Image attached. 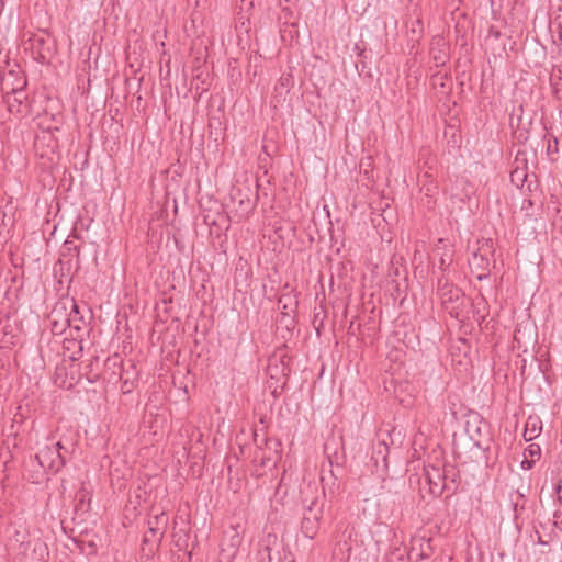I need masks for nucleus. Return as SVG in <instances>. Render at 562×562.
<instances>
[{
  "mask_svg": "<svg viewBox=\"0 0 562 562\" xmlns=\"http://www.w3.org/2000/svg\"><path fill=\"white\" fill-rule=\"evenodd\" d=\"M75 440L60 439L56 442H46L38 448L35 459L41 468L56 473L66 464L67 456L75 450Z\"/></svg>",
  "mask_w": 562,
  "mask_h": 562,
  "instance_id": "1",
  "label": "nucleus"
},
{
  "mask_svg": "<svg viewBox=\"0 0 562 562\" xmlns=\"http://www.w3.org/2000/svg\"><path fill=\"white\" fill-rule=\"evenodd\" d=\"M13 77V71H9L2 79L3 101L10 113L15 115H25L29 113L27 94L24 90L26 80L20 77L16 86L9 89V79Z\"/></svg>",
  "mask_w": 562,
  "mask_h": 562,
  "instance_id": "2",
  "label": "nucleus"
},
{
  "mask_svg": "<svg viewBox=\"0 0 562 562\" xmlns=\"http://www.w3.org/2000/svg\"><path fill=\"white\" fill-rule=\"evenodd\" d=\"M324 503L318 498H315L311 502V504L305 508L301 530L303 535L313 539L319 529V520L323 516Z\"/></svg>",
  "mask_w": 562,
  "mask_h": 562,
  "instance_id": "3",
  "label": "nucleus"
},
{
  "mask_svg": "<svg viewBox=\"0 0 562 562\" xmlns=\"http://www.w3.org/2000/svg\"><path fill=\"white\" fill-rule=\"evenodd\" d=\"M329 447L328 445L325 446V451L328 457L330 469L328 473H326L323 470V474L321 476V481L323 484V490H328L330 494H335V492L339 488L337 484L338 477L342 474V467H341V457H339L336 452L334 456H330L328 453Z\"/></svg>",
  "mask_w": 562,
  "mask_h": 562,
  "instance_id": "4",
  "label": "nucleus"
},
{
  "mask_svg": "<svg viewBox=\"0 0 562 562\" xmlns=\"http://www.w3.org/2000/svg\"><path fill=\"white\" fill-rule=\"evenodd\" d=\"M243 542V536L238 526H231L223 535L221 555L225 562H232Z\"/></svg>",
  "mask_w": 562,
  "mask_h": 562,
  "instance_id": "5",
  "label": "nucleus"
},
{
  "mask_svg": "<svg viewBox=\"0 0 562 562\" xmlns=\"http://www.w3.org/2000/svg\"><path fill=\"white\" fill-rule=\"evenodd\" d=\"M425 479L432 495L439 496L445 488V475L439 468L429 465L425 468Z\"/></svg>",
  "mask_w": 562,
  "mask_h": 562,
  "instance_id": "6",
  "label": "nucleus"
},
{
  "mask_svg": "<svg viewBox=\"0 0 562 562\" xmlns=\"http://www.w3.org/2000/svg\"><path fill=\"white\" fill-rule=\"evenodd\" d=\"M250 188H236L232 191V201L237 202L243 214H248L256 205L255 200L249 195Z\"/></svg>",
  "mask_w": 562,
  "mask_h": 562,
  "instance_id": "7",
  "label": "nucleus"
},
{
  "mask_svg": "<svg viewBox=\"0 0 562 562\" xmlns=\"http://www.w3.org/2000/svg\"><path fill=\"white\" fill-rule=\"evenodd\" d=\"M49 323L54 335H61L69 327V319L64 308H54L49 315Z\"/></svg>",
  "mask_w": 562,
  "mask_h": 562,
  "instance_id": "8",
  "label": "nucleus"
},
{
  "mask_svg": "<svg viewBox=\"0 0 562 562\" xmlns=\"http://www.w3.org/2000/svg\"><path fill=\"white\" fill-rule=\"evenodd\" d=\"M387 456H389V447L385 441H378V443L373 447L372 452V461L374 462V465L378 470L386 471L389 463H387Z\"/></svg>",
  "mask_w": 562,
  "mask_h": 562,
  "instance_id": "9",
  "label": "nucleus"
},
{
  "mask_svg": "<svg viewBox=\"0 0 562 562\" xmlns=\"http://www.w3.org/2000/svg\"><path fill=\"white\" fill-rule=\"evenodd\" d=\"M168 517L165 513L156 515L148 519V531L153 535V537L160 539L165 532Z\"/></svg>",
  "mask_w": 562,
  "mask_h": 562,
  "instance_id": "10",
  "label": "nucleus"
},
{
  "mask_svg": "<svg viewBox=\"0 0 562 562\" xmlns=\"http://www.w3.org/2000/svg\"><path fill=\"white\" fill-rule=\"evenodd\" d=\"M440 296L446 308H449L448 303H453L463 300V293L458 288L449 286L447 283L440 289Z\"/></svg>",
  "mask_w": 562,
  "mask_h": 562,
  "instance_id": "11",
  "label": "nucleus"
},
{
  "mask_svg": "<svg viewBox=\"0 0 562 562\" xmlns=\"http://www.w3.org/2000/svg\"><path fill=\"white\" fill-rule=\"evenodd\" d=\"M542 430L541 420L538 417H529L527 419L524 438L526 441H531L537 438Z\"/></svg>",
  "mask_w": 562,
  "mask_h": 562,
  "instance_id": "12",
  "label": "nucleus"
},
{
  "mask_svg": "<svg viewBox=\"0 0 562 562\" xmlns=\"http://www.w3.org/2000/svg\"><path fill=\"white\" fill-rule=\"evenodd\" d=\"M353 535H355V528L352 526H350V524L340 522L338 525L337 536H336L337 543L339 546L342 543L344 547H347V549L349 550L348 540H350Z\"/></svg>",
  "mask_w": 562,
  "mask_h": 562,
  "instance_id": "13",
  "label": "nucleus"
},
{
  "mask_svg": "<svg viewBox=\"0 0 562 562\" xmlns=\"http://www.w3.org/2000/svg\"><path fill=\"white\" fill-rule=\"evenodd\" d=\"M67 318L69 319V327L76 330H80L85 324L83 317L79 314V306L75 302L71 303V310L67 313Z\"/></svg>",
  "mask_w": 562,
  "mask_h": 562,
  "instance_id": "14",
  "label": "nucleus"
},
{
  "mask_svg": "<svg viewBox=\"0 0 562 562\" xmlns=\"http://www.w3.org/2000/svg\"><path fill=\"white\" fill-rule=\"evenodd\" d=\"M470 263L479 269L486 270L490 262L485 255L474 252Z\"/></svg>",
  "mask_w": 562,
  "mask_h": 562,
  "instance_id": "15",
  "label": "nucleus"
},
{
  "mask_svg": "<svg viewBox=\"0 0 562 562\" xmlns=\"http://www.w3.org/2000/svg\"><path fill=\"white\" fill-rule=\"evenodd\" d=\"M541 456V448L537 443H530L524 451V457L533 459L535 461Z\"/></svg>",
  "mask_w": 562,
  "mask_h": 562,
  "instance_id": "16",
  "label": "nucleus"
},
{
  "mask_svg": "<svg viewBox=\"0 0 562 562\" xmlns=\"http://www.w3.org/2000/svg\"><path fill=\"white\" fill-rule=\"evenodd\" d=\"M31 42L32 48H37L40 57L45 58L44 46L46 45V40L42 36H34L31 38Z\"/></svg>",
  "mask_w": 562,
  "mask_h": 562,
  "instance_id": "17",
  "label": "nucleus"
},
{
  "mask_svg": "<svg viewBox=\"0 0 562 562\" xmlns=\"http://www.w3.org/2000/svg\"><path fill=\"white\" fill-rule=\"evenodd\" d=\"M437 190V186L432 182H423L420 191L425 193L426 196H431Z\"/></svg>",
  "mask_w": 562,
  "mask_h": 562,
  "instance_id": "18",
  "label": "nucleus"
},
{
  "mask_svg": "<svg viewBox=\"0 0 562 562\" xmlns=\"http://www.w3.org/2000/svg\"><path fill=\"white\" fill-rule=\"evenodd\" d=\"M535 464V460L528 457H525L521 461L520 465L524 470H530Z\"/></svg>",
  "mask_w": 562,
  "mask_h": 562,
  "instance_id": "19",
  "label": "nucleus"
},
{
  "mask_svg": "<svg viewBox=\"0 0 562 562\" xmlns=\"http://www.w3.org/2000/svg\"><path fill=\"white\" fill-rule=\"evenodd\" d=\"M553 145L551 144V139L548 140V153H551V151H554L557 153L558 151V139L555 137H553Z\"/></svg>",
  "mask_w": 562,
  "mask_h": 562,
  "instance_id": "20",
  "label": "nucleus"
},
{
  "mask_svg": "<svg viewBox=\"0 0 562 562\" xmlns=\"http://www.w3.org/2000/svg\"><path fill=\"white\" fill-rule=\"evenodd\" d=\"M557 493H558L559 497L562 498V477L559 481V484L557 487Z\"/></svg>",
  "mask_w": 562,
  "mask_h": 562,
  "instance_id": "21",
  "label": "nucleus"
},
{
  "mask_svg": "<svg viewBox=\"0 0 562 562\" xmlns=\"http://www.w3.org/2000/svg\"><path fill=\"white\" fill-rule=\"evenodd\" d=\"M81 351H82V347H81V346H79L78 355H77V356H76V355H72V356L70 357V359H71L72 361H75V360L79 359V357L81 356Z\"/></svg>",
  "mask_w": 562,
  "mask_h": 562,
  "instance_id": "22",
  "label": "nucleus"
},
{
  "mask_svg": "<svg viewBox=\"0 0 562 562\" xmlns=\"http://www.w3.org/2000/svg\"><path fill=\"white\" fill-rule=\"evenodd\" d=\"M470 438L473 440V442H474V445H475L476 447L481 448V442H480V440H479V439H476V438H475V436H474V435H472V434H471V435H470Z\"/></svg>",
  "mask_w": 562,
  "mask_h": 562,
  "instance_id": "23",
  "label": "nucleus"
},
{
  "mask_svg": "<svg viewBox=\"0 0 562 562\" xmlns=\"http://www.w3.org/2000/svg\"><path fill=\"white\" fill-rule=\"evenodd\" d=\"M13 78H14V76H13V77H11V78L9 79V89H10V88H12V87H14V86H13V81H12V80H13Z\"/></svg>",
  "mask_w": 562,
  "mask_h": 562,
  "instance_id": "24",
  "label": "nucleus"
},
{
  "mask_svg": "<svg viewBox=\"0 0 562 562\" xmlns=\"http://www.w3.org/2000/svg\"><path fill=\"white\" fill-rule=\"evenodd\" d=\"M19 78H20V77H16V76L14 75V78H13V80H12V81H13V86H16V80H18Z\"/></svg>",
  "mask_w": 562,
  "mask_h": 562,
  "instance_id": "25",
  "label": "nucleus"
},
{
  "mask_svg": "<svg viewBox=\"0 0 562 562\" xmlns=\"http://www.w3.org/2000/svg\"><path fill=\"white\" fill-rule=\"evenodd\" d=\"M429 177H430V176H429L427 172H426V173H424V178H425V179H428Z\"/></svg>",
  "mask_w": 562,
  "mask_h": 562,
  "instance_id": "26",
  "label": "nucleus"
}]
</instances>
